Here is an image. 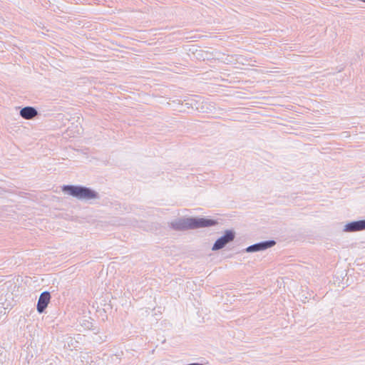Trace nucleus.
Segmentation results:
<instances>
[{
  "instance_id": "obj_5",
  "label": "nucleus",
  "mask_w": 365,
  "mask_h": 365,
  "mask_svg": "<svg viewBox=\"0 0 365 365\" xmlns=\"http://www.w3.org/2000/svg\"><path fill=\"white\" fill-rule=\"evenodd\" d=\"M365 230V220L352 222L349 223L345 227V230L347 232H356Z\"/></svg>"
},
{
  "instance_id": "obj_7",
  "label": "nucleus",
  "mask_w": 365,
  "mask_h": 365,
  "mask_svg": "<svg viewBox=\"0 0 365 365\" xmlns=\"http://www.w3.org/2000/svg\"><path fill=\"white\" fill-rule=\"evenodd\" d=\"M20 114L24 119H31L37 115V111L32 107H25L20 111Z\"/></svg>"
},
{
  "instance_id": "obj_3",
  "label": "nucleus",
  "mask_w": 365,
  "mask_h": 365,
  "mask_svg": "<svg viewBox=\"0 0 365 365\" xmlns=\"http://www.w3.org/2000/svg\"><path fill=\"white\" fill-rule=\"evenodd\" d=\"M235 238V233L231 230H227L225 235L219 238L212 247L213 250H217L224 247L228 242Z\"/></svg>"
},
{
  "instance_id": "obj_4",
  "label": "nucleus",
  "mask_w": 365,
  "mask_h": 365,
  "mask_svg": "<svg viewBox=\"0 0 365 365\" xmlns=\"http://www.w3.org/2000/svg\"><path fill=\"white\" fill-rule=\"evenodd\" d=\"M51 299V295L48 292H43L38 299L37 304V310L39 313H42L47 307Z\"/></svg>"
},
{
  "instance_id": "obj_8",
  "label": "nucleus",
  "mask_w": 365,
  "mask_h": 365,
  "mask_svg": "<svg viewBox=\"0 0 365 365\" xmlns=\"http://www.w3.org/2000/svg\"><path fill=\"white\" fill-rule=\"evenodd\" d=\"M364 2H365V0H362Z\"/></svg>"
},
{
  "instance_id": "obj_6",
  "label": "nucleus",
  "mask_w": 365,
  "mask_h": 365,
  "mask_svg": "<svg viewBox=\"0 0 365 365\" xmlns=\"http://www.w3.org/2000/svg\"><path fill=\"white\" fill-rule=\"evenodd\" d=\"M274 244H275V242L274 241H269V242H265L263 243H259V244H256V245L249 247L247 249V250L248 252H254V251L264 250V249H267L268 247L273 246Z\"/></svg>"
},
{
  "instance_id": "obj_2",
  "label": "nucleus",
  "mask_w": 365,
  "mask_h": 365,
  "mask_svg": "<svg viewBox=\"0 0 365 365\" xmlns=\"http://www.w3.org/2000/svg\"><path fill=\"white\" fill-rule=\"evenodd\" d=\"M217 224V221L204 217L188 218L184 220L182 227L185 228L197 229L212 227Z\"/></svg>"
},
{
  "instance_id": "obj_1",
  "label": "nucleus",
  "mask_w": 365,
  "mask_h": 365,
  "mask_svg": "<svg viewBox=\"0 0 365 365\" xmlns=\"http://www.w3.org/2000/svg\"><path fill=\"white\" fill-rule=\"evenodd\" d=\"M63 190L79 199L90 200L96 197L94 191L83 187L66 185L63 187Z\"/></svg>"
}]
</instances>
